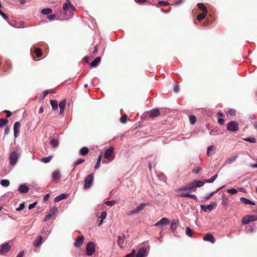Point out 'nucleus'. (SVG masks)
Returning <instances> with one entry per match:
<instances>
[{"label": "nucleus", "instance_id": "obj_28", "mask_svg": "<svg viewBox=\"0 0 257 257\" xmlns=\"http://www.w3.org/2000/svg\"><path fill=\"white\" fill-rule=\"evenodd\" d=\"M101 61V57H97L91 63L90 66L91 67H95L97 65V64L100 62Z\"/></svg>", "mask_w": 257, "mask_h": 257}, {"label": "nucleus", "instance_id": "obj_11", "mask_svg": "<svg viewBox=\"0 0 257 257\" xmlns=\"http://www.w3.org/2000/svg\"><path fill=\"white\" fill-rule=\"evenodd\" d=\"M67 2L63 4V9L64 11L67 12L69 9H71L72 11H75L76 8L73 5H72L69 2V0H67Z\"/></svg>", "mask_w": 257, "mask_h": 257}, {"label": "nucleus", "instance_id": "obj_58", "mask_svg": "<svg viewBox=\"0 0 257 257\" xmlns=\"http://www.w3.org/2000/svg\"><path fill=\"white\" fill-rule=\"evenodd\" d=\"M37 202H35L30 204L29 205V207H28L29 209H31L32 208H34L36 206V205H37Z\"/></svg>", "mask_w": 257, "mask_h": 257}, {"label": "nucleus", "instance_id": "obj_62", "mask_svg": "<svg viewBox=\"0 0 257 257\" xmlns=\"http://www.w3.org/2000/svg\"><path fill=\"white\" fill-rule=\"evenodd\" d=\"M50 197V194H47L45 195V196L44 197V198H43V200L44 201H47L49 198Z\"/></svg>", "mask_w": 257, "mask_h": 257}, {"label": "nucleus", "instance_id": "obj_61", "mask_svg": "<svg viewBox=\"0 0 257 257\" xmlns=\"http://www.w3.org/2000/svg\"><path fill=\"white\" fill-rule=\"evenodd\" d=\"M56 17V15L55 14H52L51 15H49L48 18L50 20H53L55 19Z\"/></svg>", "mask_w": 257, "mask_h": 257}, {"label": "nucleus", "instance_id": "obj_60", "mask_svg": "<svg viewBox=\"0 0 257 257\" xmlns=\"http://www.w3.org/2000/svg\"><path fill=\"white\" fill-rule=\"evenodd\" d=\"M179 86L178 85H175L174 87V91L175 92L177 93L179 91Z\"/></svg>", "mask_w": 257, "mask_h": 257}, {"label": "nucleus", "instance_id": "obj_64", "mask_svg": "<svg viewBox=\"0 0 257 257\" xmlns=\"http://www.w3.org/2000/svg\"><path fill=\"white\" fill-rule=\"evenodd\" d=\"M218 122L220 124H223L224 123V120L223 118H219L218 119Z\"/></svg>", "mask_w": 257, "mask_h": 257}, {"label": "nucleus", "instance_id": "obj_44", "mask_svg": "<svg viewBox=\"0 0 257 257\" xmlns=\"http://www.w3.org/2000/svg\"><path fill=\"white\" fill-rule=\"evenodd\" d=\"M158 5L161 7H166L169 6L170 5L169 3L168 2H164L162 1H160L158 3Z\"/></svg>", "mask_w": 257, "mask_h": 257}, {"label": "nucleus", "instance_id": "obj_47", "mask_svg": "<svg viewBox=\"0 0 257 257\" xmlns=\"http://www.w3.org/2000/svg\"><path fill=\"white\" fill-rule=\"evenodd\" d=\"M85 161V160L84 159H78L77 160H76L74 163V166L75 167L77 165H78L80 164H82V163H83Z\"/></svg>", "mask_w": 257, "mask_h": 257}, {"label": "nucleus", "instance_id": "obj_15", "mask_svg": "<svg viewBox=\"0 0 257 257\" xmlns=\"http://www.w3.org/2000/svg\"><path fill=\"white\" fill-rule=\"evenodd\" d=\"M50 144L51 146V147L53 148H55L58 146V138L57 136L51 139Z\"/></svg>", "mask_w": 257, "mask_h": 257}, {"label": "nucleus", "instance_id": "obj_33", "mask_svg": "<svg viewBox=\"0 0 257 257\" xmlns=\"http://www.w3.org/2000/svg\"><path fill=\"white\" fill-rule=\"evenodd\" d=\"M194 230L190 228L189 227H187L186 228V233L189 237H192Z\"/></svg>", "mask_w": 257, "mask_h": 257}, {"label": "nucleus", "instance_id": "obj_22", "mask_svg": "<svg viewBox=\"0 0 257 257\" xmlns=\"http://www.w3.org/2000/svg\"><path fill=\"white\" fill-rule=\"evenodd\" d=\"M52 177L53 181H57L61 178L60 172L59 170H55L52 173Z\"/></svg>", "mask_w": 257, "mask_h": 257}, {"label": "nucleus", "instance_id": "obj_14", "mask_svg": "<svg viewBox=\"0 0 257 257\" xmlns=\"http://www.w3.org/2000/svg\"><path fill=\"white\" fill-rule=\"evenodd\" d=\"M20 126L21 124L19 122L17 121L15 123L14 125V136L16 138H17L19 135Z\"/></svg>", "mask_w": 257, "mask_h": 257}, {"label": "nucleus", "instance_id": "obj_29", "mask_svg": "<svg viewBox=\"0 0 257 257\" xmlns=\"http://www.w3.org/2000/svg\"><path fill=\"white\" fill-rule=\"evenodd\" d=\"M50 104L52 106V109L56 110L58 109V102L56 100H51Z\"/></svg>", "mask_w": 257, "mask_h": 257}, {"label": "nucleus", "instance_id": "obj_59", "mask_svg": "<svg viewBox=\"0 0 257 257\" xmlns=\"http://www.w3.org/2000/svg\"><path fill=\"white\" fill-rule=\"evenodd\" d=\"M213 148L212 146H209L207 148V155L208 156H210L211 155L210 154V152L211 150H212Z\"/></svg>", "mask_w": 257, "mask_h": 257}, {"label": "nucleus", "instance_id": "obj_46", "mask_svg": "<svg viewBox=\"0 0 257 257\" xmlns=\"http://www.w3.org/2000/svg\"><path fill=\"white\" fill-rule=\"evenodd\" d=\"M127 119V116L126 115H124L120 118V121L122 123L126 122Z\"/></svg>", "mask_w": 257, "mask_h": 257}, {"label": "nucleus", "instance_id": "obj_2", "mask_svg": "<svg viewBox=\"0 0 257 257\" xmlns=\"http://www.w3.org/2000/svg\"><path fill=\"white\" fill-rule=\"evenodd\" d=\"M113 151L114 149L113 147H110L105 150L104 156L105 159H107L108 161L104 160L103 161V163H108L114 159V157L113 156Z\"/></svg>", "mask_w": 257, "mask_h": 257}, {"label": "nucleus", "instance_id": "obj_21", "mask_svg": "<svg viewBox=\"0 0 257 257\" xmlns=\"http://www.w3.org/2000/svg\"><path fill=\"white\" fill-rule=\"evenodd\" d=\"M179 223V221L178 219H174L171 221V225H170V228L172 231H174Z\"/></svg>", "mask_w": 257, "mask_h": 257}, {"label": "nucleus", "instance_id": "obj_17", "mask_svg": "<svg viewBox=\"0 0 257 257\" xmlns=\"http://www.w3.org/2000/svg\"><path fill=\"white\" fill-rule=\"evenodd\" d=\"M29 189L25 184H22L19 186L18 190L21 193H26L29 192Z\"/></svg>", "mask_w": 257, "mask_h": 257}, {"label": "nucleus", "instance_id": "obj_45", "mask_svg": "<svg viewBox=\"0 0 257 257\" xmlns=\"http://www.w3.org/2000/svg\"><path fill=\"white\" fill-rule=\"evenodd\" d=\"M189 120L192 124H194L196 121V118L195 115H190L189 116Z\"/></svg>", "mask_w": 257, "mask_h": 257}, {"label": "nucleus", "instance_id": "obj_25", "mask_svg": "<svg viewBox=\"0 0 257 257\" xmlns=\"http://www.w3.org/2000/svg\"><path fill=\"white\" fill-rule=\"evenodd\" d=\"M68 196V195L67 194H61V195L56 197L54 198V202H58L60 201H61L62 199H66Z\"/></svg>", "mask_w": 257, "mask_h": 257}, {"label": "nucleus", "instance_id": "obj_20", "mask_svg": "<svg viewBox=\"0 0 257 257\" xmlns=\"http://www.w3.org/2000/svg\"><path fill=\"white\" fill-rule=\"evenodd\" d=\"M203 240L205 241H208L211 242L212 243H214L215 242V239L212 234L207 233L206 234L205 237L203 238Z\"/></svg>", "mask_w": 257, "mask_h": 257}, {"label": "nucleus", "instance_id": "obj_49", "mask_svg": "<svg viewBox=\"0 0 257 257\" xmlns=\"http://www.w3.org/2000/svg\"><path fill=\"white\" fill-rule=\"evenodd\" d=\"M116 203V201L112 200V201H107L105 202V204L108 206H112L115 204Z\"/></svg>", "mask_w": 257, "mask_h": 257}, {"label": "nucleus", "instance_id": "obj_19", "mask_svg": "<svg viewBox=\"0 0 257 257\" xmlns=\"http://www.w3.org/2000/svg\"><path fill=\"white\" fill-rule=\"evenodd\" d=\"M147 249L145 247H142L139 249L137 253H136V257H145L146 255Z\"/></svg>", "mask_w": 257, "mask_h": 257}, {"label": "nucleus", "instance_id": "obj_53", "mask_svg": "<svg viewBox=\"0 0 257 257\" xmlns=\"http://www.w3.org/2000/svg\"><path fill=\"white\" fill-rule=\"evenodd\" d=\"M52 215H53L52 213H51L46 215L44 219V221H47L49 220V219H50V218L52 217Z\"/></svg>", "mask_w": 257, "mask_h": 257}, {"label": "nucleus", "instance_id": "obj_9", "mask_svg": "<svg viewBox=\"0 0 257 257\" xmlns=\"http://www.w3.org/2000/svg\"><path fill=\"white\" fill-rule=\"evenodd\" d=\"M11 245L8 243H4L0 246V253L4 254L7 253L11 249Z\"/></svg>", "mask_w": 257, "mask_h": 257}, {"label": "nucleus", "instance_id": "obj_37", "mask_svg": "<svg viewBox=\"0 0 257 257\" xmlns=\"http://www.w3.org/2000/svg\"><path fill=\"white\" fill-rule=\"evenodd\" d=\"M101 158H102V155L100 154L98 159H97V162H96V164H95V166H94V169H98L99 168V166H100V162H101Z\"/></svg>", "mask_w": 257, "mask_h": 257}, {"label": "nucleus", "instance_id": "obj_34", "mask_svg": "<svg viewBox=\"0 0 257 257\" xmlns=\"http://www.w3.org/2000/svg\"><path fill=\"white\" fill-rule=\"evenodd\" d=\"M42 233H45V235L44 236V237L47 238L48 236L50 233V231L48 230V228L46 227H44L42 230Z\"/></svg>", "mask_w": 257, "mask_h": 257}, {"label": "nucleus", "instance_id": "obj_56", "mask_svg": "<svg viewBox=\"0 0 257 257\" xmlns=\"http://www.w3.org/2000/svg\"><path fill=\"white\" fill-rule=\"evenodd\" d=\"M25 208L24 203L20 204L19 207L17 209V211H21Z\"/></svg>", "mask_w": 257, "mask_h": 257}, {"label": "nucleus", "instance_id": "obj_30", "mask_svg": "<svg viewBox=\"0 0 257 257\" xmlns=\"http://www.w3.org/2000/svg\"><path fill=\"white\" fill-rule=\"evenodd\" d=\"M197 6L199 9L203 11V13H207V9L203 3H198Z\"/></svg>", "mask_w": 257, "mask_h": 257}, {"label": "nucleus", "instance_id": "obj_32", "mask_svg": "<svg viewBox=\"0 0 257 257\" xmlns=\"http://www.w3.org/2000/svg\"><path fill=\"white\" fill-rule=\"evenodd\" d=\"M8 123V120L5 118L0 119V128L3 127Z\"/></svg>", "mask_w": 257, "mask_h": 257}, {"label": "nucleus", "instance_id": "obj_23", "mask_svg": "<svg viewBox=\"0 0 257 257\" xmlns=\"http://www.w3.org/2000/svg\"><path fill=\"white\" fill-rule=\"evenodd\" d=\"M66 100H63L59 103V106L60 108V114L62 115L63 114L64 109H65V107L66 106Z\"/></svg>", "mask_w": 257, "mask_h": 257}, {"label": "nucleus", "instance_id": "obj_12", "mask_svg": "<svg viewBox=\"0 0 257 257\" xmlns=\"http://www.w3.org/2000/svg\"><path fill=\"white\" fill-rule=\"evenodd\" d=\"M84 240V237L83 235L78 236L74 243V245L76 247H79L83 244Z\"/></svg>", "mask_w": 257, "mask_h": 257}, {"label": "nucleus", "instance_id": "obj_40", "mask_svg": "<svg viewBox=\"0 0 257 257\" xmlns=\"http://www.w3.org/2000/svg\"><path fill=\"white\" fill-rule=\"evenodd\" d=\"M34 52L38 57H40L42 54V51L39 48H36Z\"/></svg>", "mask_w": 257, "mask_h": 257}, {"label": "nucleus", "instance_id": "obj_31", "mask_svg": "<svg viewBox=\"0 0 257 257\" xmlns=\"http://www.w3.org/2000/svg\"><path fill=\"white\" fill-rule=\"evenodd\" d=\"M53 158V156L51 155L48 157H43L41 159V161L44 163H48L50 162Z\"/></svg>", "mask_w": 257, "mask_h": 257}, {"label": "nucleus", "instance_id": "obj_48", "mask_svg": "<svg viewBox=\"0 0 257 257\" xmlns=\"http://www.w3.org/2000/svg\"><path fill=\"white\" fill-rule=\"evenodd\" d=\"M228 114L234 116L236 115V111L233 109H230L227 112Z\"/></svg>", "mask_w": 257, "mask_h": 257}, {"label": "nucleus", "instance_id": "obj_10", "mask_svg": "<svg viewBox=\"0 0 257 257\" xmlns=\"http://www.w3.org/2000/svg\"><path fill=\"white\" fill-rule=\"evenodd\" d=\"M10 163L11 165H14L16 164L18 159V156L17 153L16 152H13L10 156Z\"/></svg>", "mask_w": 257, "mask_h": 257}, {"label": "nucleus", "instance_id": "obj_3", "mask_svg": "<svg viewBox=\"0 0 257 257\" xmlns=\"http://www.w3.org/2000/svg\"><path fill=\"white\" fill-rule=\"evenodd\" d=\"M226 128L229 132H236L239 130V124L235 121H231L227 123Z\"/></svg>", "mask_w": 257, "mask_h": 257}, {"label": "nucleus", "instance_id": "obj_16", "mask_svg": "<svg viewBox=\"0 0 257 257\" xmlns=\"http://www.w3.org/2000/svg\"><path fill=\"white\" fill-rule=\"evenodd\" d=\"M149 117L151 118L158 116L160 114V109L158 108L150 110L149 113Z\"/></svg>", "mask_w": 257, "mask_h": 257}, {"label": "nucleus", "instance_id": "obj_35", "mask_svg": "<svg viewBox=\"0 0 257 257\" xmlns=\"http://www.w3.org/2000/svg\"><path fill=\"white\" fill-rule=\"evenodd\" d=\"M52 13V10L50 8L44 9L42 10V13L44 15H49Z\"/></svg>", "mask_w": 257, "mask_h": 257}, {"label": "nucleus", "instance_id": "obj_13", "mask_svg": "<svg viewBox=\"0 0 257 257\" xmlns=\"http://www.w3.org/2000/svg\"><path fill=\"white\" fill-rule=\"evenodd\" d=\"M170 223V220L165 217L162 218L161 219H160L159 221H158L155 224V226H159L160 225H164L168 224Z\"/></svg>", "mask_w": 257, "mask_h": 257}, {"label": "nucleus", "instance_id": "obj_57", "mask_svg": "<svg viewBox=\"0 0 257 257\" xmlns=\"http://www.w3.org/2000/svg\"><path fill=\"white\" fill-rule=\"evenodd\" d=\"M201 170V167H195V168L193 169V172L195 174H197V173H198L199 171Z\"/></svg>", "mask_w": 257, "mask_h": 257}, {"label": "nucleus", "instance_id": "obj_43", "mask_svg": "<svg viewBox=\"0 0 257 257\" xmlns=\"http://www.w3.org/2000/svg\"><path fill=\"white\" fill-rule=\"evenodd\" d=\"M246 142H248L249 143H256V140L254 138H246L243 139Z\"/></svg>", "mask_w": 257, "mask_h": 257}, {"label": "nucleus", "instance_id": "obj_55", "mask_svg": "<svg viewBox=\"0 0 257 257\" xmlns=\"http://www.w3.org/2000/svg\"><path fill=\"white\" fill-rule=\"evenodd\" d=\"M0 15L4 18V19L6 20H8L9 19V17L0 10Z\"/></svg>", "mask_w": 257, "mask_h": 257}, {"label": "nucleus", "instance_id": "obj_51", "mask_svg": "<svg viewBox=\"0 0 257 257\" xmlns=\"http://www.w3.org/2000/svg\"><path fill=\"white\" fill-rule=\"evenodd\" d=\"M135 255L136 251L135 249H133L131 253L126 255L125 257H135Z\"/></svg>", "mask_w": 257, "mask_h": 257}, {"label": "nucleus", "instance_id": "obj_4", "mask_svg": "<svg viewBox=\"0 0 257 257\" xmlns=\"http://www.w3.org/2000/svg\"><path fill=\"white\" fill-rule=\"evenodd\" d=\"M86 254L88 256H91L95 251V245L92 241L89 242L86 245Z\"/></svg>", "mask_w": 257, "mask_h": 257}, {"label": "nucleus", "instance_id": "obj_36", "mask_svg": "<svg viewBox=\"0 0 257 257\" xmlns=\"http://www.w3.org/2000/svg\"><path fill=\"white\" fill-rule=\"evenodd\" d=\"M10 181L7 179H3L1 181V184L4 187H8L10 185Z\"/></svg>", "mask_w": 257, "mask_h": 257}, {"label": "nucleus", "instance_id": "obj_39", "mask_svg": "<svg viewBox=\"0 0 257 257\" xmlns=\"http://www.w3.org/2000/svg\"><path fill=\"white\" fill-rule=\"evenodd\" d=\"M238 158V156L237 155H236V156H233L229 159H228L227 160H226V162L228 164H231L232 163H233L234 161H235L236 159Z\"/></svg>", "mask_w": 257, "mask_h": 257}, {"label": "nucleus", "instance_id": "obj_5", "mask_svg": "<svg viewBox=\"0 0 257 257\" xmlns=\"http://www.w3.org/2000/svg\"><path fill=\"white\" fill-rule=\"evenodd\" d=\"M257 220V216L255 215H247L242 217L241 222L246 224L251 221Z\"/></svg>", "mask_w": 257, "mask_h": 257}, {"label": "nucleus", "instance_id": "obj_42", "mask_svg": "<svg viewBox=\"0 0 257 257\" xmlns=\"http://www.w3.org/2000/svg\"><path fill=\"white\" fill-rule=\"evenodd\" d=\"M221 188H220L219 189H218L216 191H213L212 192H211L210 194H209L208 196H205L204 197V199L205 200H208L210 197H211L215 193H216V192H217L219 190H220L221 189Z\"/></svg>", "mask_w": 257, "mask_h": 257}, {"label": "nucleus", "instance_id": "obj_1", "mask_svg": "<svg viewBox=\"0 0 257 257\" xmlns=\"http://www.w3.org/2000/svg\"><path fill=\"white\" fill-rule=\"evenodd\" d=\"M204 185V182L195 180L188 183L187 185L176 190V192L179 193L178 195L179 197H189L197 200V198L196 195L190 194L189 193L191 192H195L197 188L203 186Z\"/></svg>", "mask_w": 257, "mask_h": 257}, {"label": "nucleus", "instance_id": "obj_27", "mask_svg": "<svg viewBox=\"0 0 257 257\" xmlns=\"http://www.w3.org/2000/svg\"><path fill=\"white\" fill-rule=\"evenodd\" d=\"M240 200L242 203H243V204H244L245 205H247V204H250V205H255V202H252V201H250V200L246 199L243 197H242L240 198Z\"/></svg>", "mask_w": 257, "mask_h": 257}, {"label": "nucleus", "instance_id": "obj_26", "mask_svg": "<svg viewBox=\"0 0 257 257\" xmlns=\"http://www.w3.org/2000/svg\"><path fill=\"white\" fill-rule=\"evenodd\" d=\"M43 237L41 235H39L34 241V245L35 246H39L42 242Z\"/></svg>", "mask_w": 257, "mask_h": 257}, {"label": "nucleus", "instance_id": "obj_18", "mask_svg": "<svg viewBox=\"0 0 257 257\" xmlns=\"http://www.w3.org/2000/svg\"><path fill=\"white\" fill-rule=\"evenodd\" d=\"M117 239V244L121 248H122V245L124 243V241L125 239V235L124 234H122V235H118Z\"/></svg>", "mask_w": 257, "mask_h": 257}, {"label": "nucleus", "instance_id": "obj_7", "mask_svg": "<svg viewBox=\"0 0 257 257\" xmlns=\"http://www.w3.org/2000/svg\"><path fill=\"white\" fill-rule=\"evenodd\" d=\"M93 174H89L86 178L84 181V187L85 189L89 188L92 184L93 182Z\"/></svg>", "mask_w": 257, "mask_h": 257}, {"label": "nucleus", "instance_id": "obj_24", "mask_svg": "<svg viewBox=\"0 0 257 257\" xmlns=\"http://www.w3.org/2000/svg\"><path fill=\"white\" fill-rule=\"evenodd\" d=\"M89 149L86 147H83L79 150V155L82 156H85L89 153Z\"/></svg>", "mask_w": 257, "mask_h": 257}, {"label": "nucleus", "instance_id": "obj_63", "mask_svg": "<svg viewBox=\"0 0 257 257\" xmlns=\"http://www.w3.org/2000/svg\"><path fill=\"white\" fill-rule=\"evenodd\" d=\"M4 112L7 113V117H9L12 115L11 112L9 110H5Z\"/></svg>", "mask_w": 257, "mask_h": 257}, {"label": "nucleus", "instance_id": "obj_38", "mask_svg": "<svg viewBox=\"0 0 257 257\" xmlns=\"http://www.w3.org/2000/svg\"><path fill=\"white\" fill-rule=\"evenodd\" d=\"M207 13H202V14H198L197 17V19L198 21H201L203 20L206 15Z\"/></svg>", "mask_w": 257, "mask_h": 257}, {"label": "nucleus", "instance_id": "obj_52", "mask_svg": "<svg viewBox=\"0 0 257 257\" xmlns=\"http://www.w3.org/2000/svg\"><path fill=\"white\" fill-rule=\"evenodd\" d=\"M227 192H228L230 194H234L237 192V190L235 189L231 188L230 189L227 190Z\"/></svg>", "mask_w": 257, "mask_h": 257}, {"label": "nucleus", "instance_id": "obj_41", "mask_svg": "<svg viewBox=\"0 0 257 257\" xmlns=\"http://www.w3.org/2000/svg\"><path fill=\"white\" fill-rule=\"evenodd\" d=\"M217 177V174H216L214 176H213L211 178L209 179H206L205 180L204 183H212L214 181V180L216 179Z\"/></svg>", "mask_w": 257, "mask_h": 257}, {"label": "nucleus", "instance_id": "obj_50", "mask_svg": "<svg viewBox=\"0 0 257 257\" xmlns=\"http://www.w3.org/2000/svg\"><path fill=\"white\" fill-rule=\"evenodd\" d=\"M98 45H96L94 47L93 51L91 52L92 56H95L98 53Z\"/></svg>", "mask_w": 257, "mask_h": 257}, {"label": "nucleus", "instance_id": "obj_6", "mask_svg": "<svg viewBox=\"0 0 257 257\" xmlns=\"http://www.w3.org/2000/svg\"><path fill=\"white\" fill-rule=\"evenodd\" d=\"M217 206V203L215 202H212L210 204L206 205L205 204L201 205L200 207L201 209L204 212H207L208 211H211L214 209Z\"/></svg>", "mask_w": 257, "mask_h": 257}, {"label": "nucleus", "instance_id": "obj_8", "mask_svg": "<svg viewBox=\"0 0 257 257\" xmlns=\"http://www.w3.org/2000/svg\"><path fill=\"white\" fill-rule=\"evenodd\" d=\"M147 204L145 203L140 204L138 207L135 209L131 210L127 212V215L131 216L135 214H137L141 211L143 210L144 208L146 206Z\"/></svg>", "mask_w": 257, "mask_h": 257}, {"label": "nucleus", "instance_id": "obj_54", "mask_svg": "<svg viewBox=\"0 0 257 257\" xmlns=\"http://www.w3.org/2000/svg\"><path fill=\"white\" fill-rule=\"evenodd\" d=\"M106 215H107V213H106V211H103L101 213V215H100V218L102 220H104L106 218Z\"/></svg>", "mask_w": 257, "mask_h": 257}]
</instances>
